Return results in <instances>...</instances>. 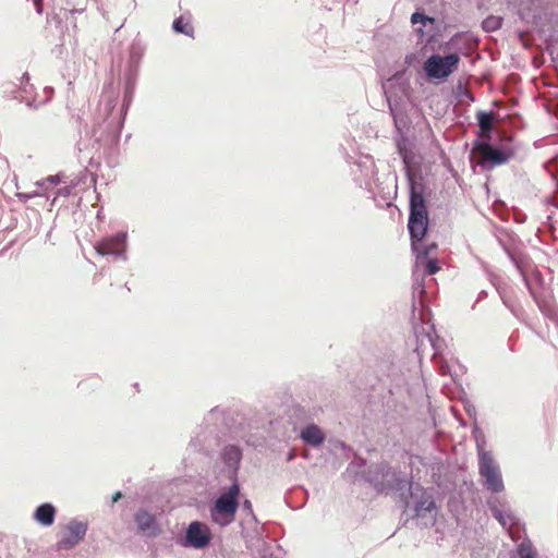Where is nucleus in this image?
I'll list each match as a JSON object with an SVG mask.
<instances>
[{"label": "nucleus", "mask_w": 558, "mask_h": 558, "mask_svg": "<svg viewBox=\"0 0 558 558\" xmlns=\"http://www.w3.org/2000/svg\"><path fill=\"white\" fill-rule=\"evenodd\" d=\"M429 223L427 205L422 190H417L414 182H411L410 215L408 219V230L411 235L413 250L418 256H428L430 250L436 248V244L424 245L422 240L427 231Z\"/></svg>", "instance_id": "nucleus-1"}, {"label": "nucleus", "mask_w": 558, "mask_h": 558, "mask_svg": "<svg viewBox=\"0 0 558 558\" xmlns=\"http://www.w3.org/2000/svg\"><path fill=\"white\" fill-rule=\"evenodd\" d=\"M240 486L234 482L226 492L221 493L210 508V518L220 526L231 524L239 509Z\"/></svg>", "instance_id": "nucleus-2"}, {"label": "nucleus", "mask_w": 558, "mask_h": 558, "mask_svg": "<svg viewBox=\"0 0 558 558\" xmlns=\"http://www.w3.org/2000/svg\"><path fill=\"white\" fill-rule=\"evenodd\" d=\"M460 60L459 53L456 52L444 57L434 53L424 61L423 70L432 80H447L459 68Z\"/></svg>", "instance_id": "nucleus-3"}, {"label": "nucleus", "mask_w": 558, "mask_h": 558, "mask_svg": "<svg viewBox=\"0 0 558 558\" xmlns=\"http://www.w3.org/2000/svg\"><path fill=\"white\" fill-rule=\"evenodd\" d=\"M100 256H110L116 260H128V233L120 231L111 235L104 236L94 245Z\"/></svg>", "instance_id": "nucleus-4"}, {"label": "nucleus", "mask_w": 558, "mask_h": 558, "mask_svg": "<svg viewBox=\"0 0 558 558\" xmlns=\"http://www.w3.org/2000/svg\"><path fill=\"white\" fill-rule=\"evenodd\" d=\"M87 532V523L78 520H71L62 529L57 542V549L69 550L82 542Z\"/></svg>", "instance_id": "nucleus-5"}, {"label": "nucleus", "mask_w": 558, "mask_h": 558, "mask_svg": "<svg viewBox=\"0 0 558 558\" xmlns=\"http://www.w3.org/2000/svg\"><path fill=\"white\" fill-rule=\"evenodd\" d=\"M480 474L485 478V483L493 492H500L504 488L502 476L494 462L490 453L484 451L480 456Z\"/></svg>", "instance_id": "nucleus-6"}, {"label": "nucleus", "mask_w": 558, "mask_h": 558, "mask_svg": "<svg viewBox=\"0 0 558 558\" xmlns=\"http://www.w3.org/2000/svg\"><path fill=\"white\" fill-rule=\"evenodd\" d=\"M473 153L478 156L477 163L483 167L487 163L493 167V165H501L505 163V161H508V155H506V153L487 144V142H478L474 146Z\"/></svg>", "instance_id": "nucleus-7"}, {"label": "nucleus", "mask_w": 558, "mask_h": 558, "mask_svg": "<svg viewBox=\"0 0 558 558\" xmlns=\"http://www.w3.org/2000/svg\"><path fill=\"white\" fill-rule=\"evenodd\" d=\"M210 531L208 526L198 521L192 522L185 535V545L193 548H205L210 542Z\"/></svg>", "instance_id": "nucleus-8"}, {"label": "nucleus", "mask_w": 558, "mask_h": 558, "mask_svg": "<svg viewBox=\"0 0 558 558\" xmlns=\"http://www.w3.org/2000/svg\"><path fill=\"white\" fill-rule=\"evenodd\" d=\"M217 444L216 429L213 427H201L191 439L189 447L194 451L209 452Z\"/></svg>", "instance_id": "nucleus-9"}, {"label": "nucleus", "mask_w": 558, "mask_h": 558, "mask_svg": "<svg viewBox=\"0 0 558 558\" xmlns=\"http://www.w3.org/2000/svg\"><path fill=\"white\" fill-rule=\"evenodd\" d=\"M135 523L138 531L146 536H156L159 533L155 515L146 510H140L135 514Z\"/></svg>", "instance_id": "nucleus-10"}, {"label": "nucleus", "mask_w": 558, "mask_h": 558, "mask_svg": "<svg viewBox=\"0 0 558 558\" xmlns=\"http://www.w3.org/2000/svg\"><path fill=\"white\" fill-rule=\"evenodd\" d=\"M300 438L306 445L319 447L324 444L326 435L316 424L312 423L301 429Z\"/></svg>", "instance_id": "nucleus-11"}, {"label": "nucleus", "mask_w": 558, "mask_h": 558, "mask_svg": "<svg viewBox=\"0 0 558 558\" xmlns=\"http://www.w3.org/2000/svg\"><path fill=\"white\" fill-rule=\"evenodd\" d=\"M371 481L375 483L377 489H385L393 487L396 481H398L397 473L395 470L389 468H379L375 471L374 475L371 476Z\"/></svg>", "instance_id": "nucleus-12"}, {"label": "nucleus", "mask_w": 558, "mask_h": 558, "mask_svg": "<svg viewBox=\"0 0 558 558\" xmlns=\"http://www.w3.org/2000/svg\"><path fill=\"white\" fill-rule=\"evenodd\" d=\"M220 458L227 468L232 472V474H235L239 469L242 452L239 447L228 445L221 450Z\"/></svg>", "instance_id": "nucleus-13"}, {"label": "nucleus", "mask_w": 558, "mask_h": 558, "mask_svg": "<svg viewBox=\"0 0 558 558\" xmlns=\"http://www.w3.org/2000/svg\"><path fill=\"white\" fill-rule=\"evenodd\" d=\"M34 519L43 526H50L53 524L56 519V508L49 502L41 504L36 508Z\"/></svg>", "instance_id": "nucleus-14"}, {"label": "nucleus", "mask_w": 558, "mask_h": 558, "mask_svg": "<svg viewBox=\"0 0 558 558\" xmlns=\"http://www.w3.org/2000/svg\"><path fill=\"white\" fill-rule=\"evenodd\" d=\"M172 29L177 34H183L187 37H194V27L190 15H180L172 23Z\"/></svg>", "instance_id": "nucleus-15"}, {"label": "nucleus", "mask_w": 558, "mask_h": 558, "mask_svg": "<svg viewBox=\"0 0 558 558\" xmlns=\"http://www.w3.org/2000/svg\"><path fill=\"white\" fill-rule=\"evenodd\" d=\"M494 120L495 118L492 112H477V123L482 135H489L493 130Z\"/></svg>", "instance_id": "nucleus-16"}, {"label": "nucleus", "mask_w": 558, "mask_h": 558, "mask_svg": "<svg viewBox=\"0 0 558 558\" xmlns=\"http://www.w3.org/2000/svg\"><path fill=\"white\" fill-rule=\"evenodd\" d=\"M112 132H113V129H112L111 124H107L105 130L102 132H100V134H98V131L96 129H94L93 134H92V136L94 137V143H93L92 148L93 149L95 148L96 153H97L99 149L100 142L107 141L111 136Z\"/></svg>", "instance_id": "nucleus-17"}, {"label": "nucleus", "mask_w": 558, "mask_h": 558, "mask_svg": "<svg viewBox=\"0 0 558 558\" xmlns=\"http://www.w3.org/2000/svg\"><path fill=\"white\" fill-rule=\"evenodd\" d=\"M78 150H80V158L82 161H88L89 165H93L94 162L96 165H99V161L96 160L95 154H90L87 147H83V142H78L77 144Z\"/></svg>", "instance_id": "nucleus-18"}, {"label": "nucleus", "mask_w": 558, "mask_h": 558, "mask_svg": "<svg viewBox=\"0 0 558 558\" xmlns=\"http://www.w3.org/2000/svg\"><path fill=\"white\" fill-rule=\"evenodd\" d=\"M502 25V17L488 16L484 20L483 26L487 32H494V29L500 28Z\"/></svg>", "instance_id": "nucleus-19"}, {"label": "nucleus", "mask_w": 558, "mask_h": 558, "mask_svg": "<svg viewBox=\"0 0 558 558\" xmlns=\"http://www.w3.org/2000/svg\"><path fill=\"white\" fill-rule=\"evenodd\" d=\"M433 509H435V501H434L433 497H430V495H428L425 498H422V500L416 506L417 511H420V510L432 511Z\"/></svg>", "instance_id": "nucleus-20"}, {"label": "nucleus", "mask_w": 558, "mask_h": 558, "mask_svg": "<svg viewBox=\"0 0 558 558\" xmlns=\"http://www.w3.org/2000/svg\"><path fill=\"white\" fill-rule=\"evenodd\" d=\"M438 270H440V266H439L437 259H435V258L427 259L426 274L434 275V274H437Z\"/></svg>", "instance_id": "nucleus-21"}, {"label": "nucleus", "mask_w": 558, "mask_h": 558, "mask_svg": "<svg viewBox=\"0 0 558 558\" xmlns=\"http://www.w3.org/2000/svg\"><path fill=\"white\" fill-rule=\"evenodd\" d=\"M59 182H60L59 175H49L41 181H37L36 185L39 187H44V186H46L47 183H49L51 185H57Z\"/></svg>", "instance_id": "nucleus-22"}, {"label": "nucleus", "mask_w": 558, "mask_h": 558, "mask_svg": "<svg viewBox=\"0 0 558 558\" xmlns=\"http://www.w3.org/2000/svg\"><path fill=\"white\" fill-rule=\"evenodd\" d=\"M426 21L433 22V17H428V16L424 15V13H420V12H415L411 16L412 24H418V22H426Z\"/></svg>", "instance_id": "nucleus-23"}, {"label": "nucleus", "mask_w": 558, "mask_h": 558, "mask_svg": "<svg viewBox=\"0 0 558 558\" xmlns=\"http://www.w3.org/2000/svg\"><path fill=\"white\" fill-rule=\"evenodd\" d=\"M40 193L37 191L31 192V193H17V197L20 201L26 202L31 198L39 196Z\"/></svg>", "instance_id": "nucleus-24"}, {"label": "nucleus", "mask_w": 558, "mask_h": 558, "mask_svg": "<svg viewBox=\"0 0 558 558\" xmlns=\"http://www.w3.org/2000/svg\"><path fill=\"white\" fill-rule=\"evenodd\" d=\"M242 508L244 511H246L247 514H250L254 520L256 519L254 513H253V506H252V502L250 500H244L243 505H242Z\"/></svg>", "instance_id": "nucleus-25"}, {"label": "nucleus", "mask_w": 558, "mask_h": 558, "mask_svg": "<svg viewBox=\"0 0 558 558\" xmlns=\"http://www.w3.org/2000/svg\"><path fill=\"white\" fill-rule=\"evenodd\" d=\"M15 98L21 99L22 101H26V104H27V106H28V107H34V108H37V107H38V105H37V104H35V101H31V100L26 99V98H25L24 96H22L21 94L15 95Z\"/></svg>", "instance_id": "nucleus-26"}, {"label": "nucleus", "mask_w": 558, "mask_h": 558, "mask_svg": "<svg viewBox=\"0 0 558 558\" xmlns=\"http://www.w3.org/2000/svg\"><path fill=\"white\" fill-rule=\"evenodd\" d=\"M43 1L44 0H33L36 11L39 14L43 12Z\"/></svg>", "instance_id": "nucleus-27"}, {"label": "nucleus", "mask_w": 558, "mask_h": 558, "mask_svg": "<svg viewBox=\"0 0 558 558\" xmlns=\"http://www.w3.org/2000/svg\"><path fill=\"white\" fill-rule=\"evenodd\" d=\"M131 94H132V87L129 85V86H128V88H126L125 99H124V102H125L126 105H129Z\"/></svg>", "instance_id": "nucleus-28"}, {"label": "nucleus", "mask_w": 558, "mask_h": 558, "mask_svg": "<svg viewBox=\"0 0 558 558\" xmlns=\"http://www.w3.org/2000/svg\"><path fill=\"white\" fill-rule=\"evenodd\" d=\"M218 413H219V410L217 408L211 409L208 414V417L206 420L209 421L213 416H215Z\"/></svg>", "instance_id": "nucleus-29"}, {"label": "nucleus", "mask_w": 558, "mask_h": 558, "mask_svg": "<svg viewBox=\"0 0 558 558\" xmlns=\"http://www.w3.org/2000/svg\"><path fill=\"white\" fill-rule=\"evenodd\" d=\"M70 194V191L69 189H60L57 193V195H63V196H68Z\"/></svg>", "instance_id": "nucleus-30"}, {"label": "nucleus", "mask_w": 558, "mask_h": 558, "mask_svg": "<svg viewBox=\"0 0 558 558\" xmlns=\"http://www.w3.org/2000/svg\"><path fill=\"white\" fill-rule=\"evenodd\" d=\"M122 497V494L120 492H117L112 495V502L118 501Z\"/></svg>", "instance_id": "nucleus-31"}, {"label": "nucleus", "mask_w": 558, "mask_h": 558, "mask_svg": "<svg viewBox=\"0 0 558 558\" xmlns=\"http://www.w3.org/2000/svg\"><path fill=\"white\" fill-rule=\"evenodd\" d=\"M21 80H22V83H23L24 81H25V82H28V80H29L28 74H27V73H24Z\"/></svg>", "instance_id": "nucleus-32"}, {"label": "nucleus", "mask_w": 558, "mask_h": 558, "mask_svg": "<svg viewBox=\"0 0 558 558\" xmlns=\"http://www.w3.org/2000/svg\"><path fill=\"white\" fill-rule=\"evenodd\" d=\"M522 558H535V557L533 556V554H525V556H523Z\"/></svg>", "instance_id": "nucleus-33"}, {"label": "nucleus", "mask_w": 558, "mask_h": 558, "mask_svg": "<svg viewBox=\"0 0 558 558\" xmlns=\"http://www.w3.org/2000/svg\"><path fill=\"white\" fill-rule=\"evenodd\" d=\"M499 521L501 522V524H502V525H505V524H506V521H505V520L499 519Z\"/></svg>", "instance_id": "nucleus-34"}]
</instances>
